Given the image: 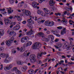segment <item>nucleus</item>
I'll use <instances>...</instances> for the list:
<instances>
[{
	"instance_id": "obj_4",
	"label": "nucleus",
	"mask_w": 74,
	"mask_h": 74,
	"mask_svg": "<svg viewBox=\"0 0 74 74\" xmlns=\"http://www.w3.org/2000/svg\"><path fill=\"white\" fill-rule=\"evenodd\" d=\"M23 13H22V16H30L31 15V12L25 9H23L22 10Z\"/></svg>"
},
{
	"instance_id": "obj_51",
	"label": "nucleus",
	"mask_w": 74,
	"mask_h": 74,
	"mask_svg": "<svg viewBox=\"0 0 74 74\" xmlns=\"http://www.w3.org/2000/svg\"><path fill=\"white\" fill-rule=\"evenodd\" d=\"M5 9H4V8H3V9H0V11H1V12L3 11V12H4V11H5Z\"/></svg>"
},
{
	"instance_id": "obj_34",
	"label": "nucleus",
	"mask_w": 74,
	"mask_h": 74,
	"mask_svg": "<svg viewBox=\"0 0 74 74\" xmlns=\"http://www.w3.org/2000/svg\"><path fill=\"white\" fill-rule=\"evenodd\" d=\"M66 10H67V11H70V10L71 11H73V8H72L71 7L70 8H66Z\"/></svg>"
},
{
	"instance_id": "obj_56",
	"label": "nucleus",
	"mask_w": 74,
	"mask_h": 74,
	"mask_svg": "<svg viewBox=\"0 0 74 74\" xmlns=\"http://www.w3.org/2000/svg\"><path fill=\"white\" fill-rule=\"evenodd\" d=\"M71 60H72V61H74V57H73V56L71 57Z\"/></svg>"
},
{
	"instance_id": "obj_23",
	"label": "nucleus",
	"mask_w": 74,
	"mask_h": 74,
	"mask_svg": "<svg viewBox=\"0 0 74 74\" xmlns=\"http://www.w3.org/2000/svg\"><path fill=\"white\" fill-rule=\"evenodd\" d=\"M41 18H38L37 19V22L38 23H44L45 22V20H42L41 21H40V20L41 19Z\"/></svg>"
},
{
	"instance_id": "obj_16",
	"label": "nucleus",
	"mask_w": 74,
	"mask_h": 74,
	"mask_svg": "<svg viewBox=\"0 0 74 74\" xmlns=\"http://www.w3.org/2000/svg\"><path fill=\"white\" fill-rule=\"evenodd\" d=\"M21 26L19 24H17L15 27H13V29L14 30H18L20 29Z\"/></svg>"
},
{
	"instance_id": "obj_63",
	"label": "nucleus",
	"mask_w": 74,
	"mask_h": 74,
	"mask_svg": "<svg viewBox=\"0 0 74 74\" xmlns=\"http://www.w3.org/2000/svg\"><path fill=\"white\" fill-rule=\"evenodd\" d=\"M61 1H62V2H63L64 3H67L66 0H62Z\"/></svg>"
},
{
	"instance_id": "obj_46",
	"label": "nucleus",
	"mask_w": 74,
	"mask_h": 74,
	"mask_svg": "<svg viewBox=\"0 0 74 74\" xmlns=\"http://www.w3.org/2000/svg\"><path fill=\"white\" fill-rule=\"evenodd\" d=\"M0 25H3V21L1 19H0Z\"/></svg>"
},
{
	"instance_id": "obj_19",
	"label": "nucleus",
	"mask_w": 74,
	"mask_h": 74,
	"mask_svg": "<svg viewBox=\"0 0 74 74\" xmlns=\"http://www.w3.org/2000/svg\"><path fill=\"white\" fill-rule=\"evenodd\" d=\"M33 31L32 30H31L30 31H29L25 33L26 34V35H31V34H33Z\"/></svg>"
},
{
	"instance_id": "obj_40",
	"label": "nucleus",
	"mask_w": 74,
	"mask_h": 74,
	"mask_svg": "<svg viewBox=\"0 0 74 74\" xmlns=\"http://www.w3.org/2000/svg\"><path fill=\"white\" fill-rule=\"evenodd\" d=\"M54 47H55V48L57 49H59V48H60L61 47L62 45H59L58 46H54Z\"/></svg>"
},
{
	"instance_id": "obj_52",
	"label": "nucleus",
	"mask_w": 74,
	"mask_h": 74,
	"mask_svg": "<svg viewBox=\"0 0 74 74\" xmlns=\"http://www.w3.org/2000/svg\"><path fill=\"white\" fill-rule=\"evenodd\" d=\"M43 11H45V12H46V11H47L48 9L46 8H44L43 9Z\"/></svg>"
},
{
	"instance_id": "obj_36",
	"label": "nucleus",
	"mask_w": 74,
	"mask_h": 74,
	"mask_svg": "<svg viewBox=\"0 0 74 74\" xmlns=\"http://www.w3.org/2000/svg\"><path fill=\"white\" fill-rule=\"evenodd\" d=\"M28 46V45H27V43H25L23 45V47L24 48H26V47H27Z\"/></svg>"
},
{
	"instance_id": "obj_58",
	"label": "nucleus",
	"mask_w": 74,
	"mask_h": 74,
	"mask_svg": "<svg viewBox=\"0 0 74 74\" xmlns=\"http://www.w3.org/2000/svg\"><path fill=\"white\" fill-rule=\"evenodd\" d=\"M70 16H72V17H74V13H73L72 14H70Z\"/></svg>"
},
{
	"instance_id": "obj_54",
	"label": "nucleus",
	"mask_w": 74,
	"mask_h": 74,
	"mask_svg": "<svg viewBox=\"0 0 74 74\" xmlns=\"http://www.w3.org/2000/svg\"><path fill=\"white\" fill-rule=\"evenodd\" d=\"M58 29H62V26H60L59 27H57Z\"/></svg>"
},
{
	"instance_id": "obj_25",
	"label": "nucleus",
	"mask_w": 74,
	"mask_h": 74,
	"mask_svg": "<svg viewBox=\"0 0 74 74\" xmlns=\"http://www.w3.org/2000/svg\"><path fill=\"white\" fill-rule=\"evenodd\" d=\"M45 25L46 26H49L50 25V21H46L45 22Z\"/></svg>"
},
{
	"instance_id": "obj_20",
	"label": "nucleus",
	"mask_w": 74,
	"mask_h": 74,
	"mask_svg": "<svg viewBox=\"0 0 74 74\" xmlns=\"http://www.w3.org/2000/svg\"><path fill=\"white\" fill-rule=\"evenodd\" d=\"M32 5L34 8H37V2L34 1L32 2Z\"/></svg>"
},
{
	"instance_id": "obj_44",
	"label": "nucleus",
	"mask_w": 74,
	"mask_h": 74,
	"mask_svg": "<svg viewBox=\"0 0 74 74\" xmlns=\"http://www.w3.org/2000/svg\"><path fill=\"white\" fill-rule=\"evenodd\" d=\"M47 63H46L45 64H42L41 66H44V67H47Z\"/></svg>"
},
{
	"instance_id": "obj_10",
	"label": "nucleus",
	"mask_w": 74,
	"mask_h": 74,
	"mask_svg": "<svg viewBox=\"0 0 74 74\" xmlns=\"http://www.w3.org/2000/svg\"><path fill=\"white\" fill-rule=\"evenodd\" d=\"M13 40L10 39L8 40H6V45L7 46H10L11 44H12V43L14 42V38H13Z\"/></svg>"
},
{
	"instance_id": "obj_5",
	"label": "nucleus",
	"mask_w": 74,
	"mask_h": 74,
	"mask_svg": "<svg viewBox=\"0 0 74 74\" xmlns=\"http://www.w3.org/2000/svg\"><path fill=\"white\" fill-rule=\"evenodd\" d=\"M42 45L40 42H35L32 45V48L34 49H38L40 47H41Z\"/></svg>"
},
{
	"instance_id": "obj_12",
	"label": "nucleus",
	"mask_w": 74,
	"mask_h": 74,
	"mask_svg": "<svg viewBox=\"0 0 74 74\" xmlns=\"http://www.w3.org/2000/svg\"><path fill=\"white\" fill-rule=\"evenodd\" d=\"M29 39V37L27 36H25L21 39V41L22 43H24L25 41L28 40Z\"/></svg>"
},
{
	"instance_id": "obj_13",
	"label": "nucleus",
	"mask_w": 74,
	"mask_h": 74,
	"mask_svg": "<svg viewBox=\"0 0 74 74\" xmlns=\"http://www.w3.org/2000/svg\"><path fill=\"white\" fill-rule=\"evenodd\" d=\"M51 32L53 34H55L57 36V37H60V35L59 34H59V31H55L53 30H52L51 31Z\"/></svg>"
},
{
	"instance_id": "obj_30",
	"label": "nucleus",
	"mask_w": 74,
	"mask_h": 74,
	"mask_svg": "<svg viewBox=\"0 0 74 74\" xmlns=\"http://www.w3.org/2000/svg\"><path fill=\"white\" fill-rule=\"evenodd\" d=\"M51 39V40H53L54 39V37L52 35H49L48 36V38L49 39V40H50V38Z\"/></svg>"
},
{
	"instance_id": "obj_39",
	"label": "nucleus",
	"mask_w": 74,
	"mask_h": 74,
	"mask_svg": "<svg viewBox=\"0 0 74 74\" xmlns=\"http://www.w3.org/2000/svg\"><path fill=\"white\" fill-rule=\"evenodd\" d=\"M27 43L28 46H30L32 45V42L30 41L28 42Z\"/></svg>"
},
{
	"instance_id": "obj_27",
	"label": "nucleus",
	"mask_w": 74,
	"mask_h": 74,
	"mask_svg": "<svg viewBox=\"0 0 74 74\" xmlns=\"http://www.w3.org/2000/svg\"><path fill=\"white\" fill-rule=\"evenodd\" d=\"M23 4H24L23 2H22L21 3H19L18 5V8H21L23 6Z\"/></svg>"
},
{
	"instance_id": "obj_55",
	"label": "nucleus",
	"mask_w": 74,
	"mask_h": 74,
	"mask_svg": "<svg viewBox=\"0 0 74 74\" xmlns=\"http://www.w3.org/2000/svg\"><path fill=\"white\" fill-rule=\"evenodd\" d=\"M73 73H74V71H71L69 72V74H73Z\"/></svg>"
},
{
	"instance_id": "obj_57",
	"label": "nucleus",
	"mask_w": 74,
	"mask_h": 74,
	"mask_svg": "<svg viewBox=\"0 0 74 74\" xmlns=\"http://www.w3.org/2000/svg\"><path fill=\"white\" fill-rule=\"evenodd\" d=\"M22 10L23 9H21V10L18 9L17 11L18 12H21L22 11Z\"/></svg>"
},
{
	"instance_id": "obj_50",
	"label": "nucleus",
	"mask_w": 74,
	"mask_h": 74,
	"mask_svg": "<svg viewBox=\"0 0 74 74\" xmlns=\"http://www.w3.org/2000/svg\"><path fill=\"white\" fill-rule=\"evenodd\" d=\"M38 63L39 64H41L42 63V62H41V61L40 60H38Z\"/></svg>"
},
{
	"instance_id": "obj_28",
	"label": "nucleus",
	"mask_w": 74,
	"mask_h": 74,
	"mask_svg": "<svg viewBox=\"0 0 74 74\" xmlns=\"http://www.w3.org/2000/svg\"><path fill=\"white\" fill-rule=\"evenodd\" d=\"M4 21L6 25H8V23H9V20L6 18H4Z\"/></svg>"
},
{
	"instance_id": "obj_14",
	"label": "nucleus",
	"mask_w": 74,
	"mask_h": 74,
	"mask_svg": "<svg viewBox=\"0 0 74 74\" xmlns=\"http://www.w3.org/2000/svg\"><path fill=\"white\" fill-rule=\"evenodd\" d=\"M17 49L18 51H20V52H23L25 51V48L23 47H21L20 48L19 47H18L17 48Z\"/></svg>"
},
{
	"instance_id": "obj_47",
	"label": "nucleus",
	"mask_w": 74,
	"mask_h": 74,
	"mask_svg": "<svg viewBox=\"0 0 74 74\" xmlns=\"http://www.w3.org/2000/svg\"><path fill=\"white\" fill-rule=\"evenodd\" d=\"M14 18L13 17V16H10L9 17H8V19H12L13 18L14 19Z\"/></svg>"
},
{
	"instance_id": "obj_15",
	"label": "nucleus",
	"mask_w": 74,
	"mask_h": 74,
	"mask_svg": "<svg viewBox=\"0 0 74 74\" xmlns=\"http://www.w3.org/2000/svg\"><path fill=\"white\" fill-rule=\"evenodd\" d=\"M30 53V52L29 51L27 50L25 51L23 54V55L25 57H27L28 56H29Z\"/></svg>"
},
{
	"instance_id": "obj_61",
	"label": "nucleus",
	"mask_w": 74,
	"mask_h": 74,
	"mask_svg": "<svg viewBox=\"0 0 74 74\" xmlns=\"http://www.w3.org/2000/svg\"><path fill=\"white\" fill-rule=\"evenodd\" d=\"M1 68H0V69L1 70H3V64L1 65Z\"/></svg>"
},
{
	"instance_id": "obj_41",
	"label": "nucleus",
	"mask_w": 74,
	"mask_h": 74,
	"mask_svg": "<svg viewBox=\"0 0 74 74\" xmlns=\"http://www.w3.org/2000/svg\"><path fill=\"white\" fill-rule=\"evenodd\" d=\"M16 24V22H12L10 23V25H12V26H14Z\"/></svg>"
},
{
	"instance_id": "obj_37",
	"label": "nucleus",
	"mask_w": 74,
	"mask_h": 74,
	"mask_svg": "<svg viewBox=\"0 0 74 74\" xmlns=\"http://www.w3.org/2000/svg\"><path fill=\"white\" fill-rule=\"evenodd\" d=\"M50 23L49 26H53L54 25V24H55L54 22L53 21H50Z\"/></svg>"
},
{
	"instance_id": "obj_8",
	"label": "nucleus",
	"mask_w": 74,
	"mask_h": 74,
	"mask_svg": "<svg viewBox=\"0 0 74 74\" xmlns=\"http://www.w3.org/2000/svg\"><path fill=\"white\" fill-rule=\"evenodd\" d=\"M63 46L64 48H66L68 50L71 49V47H69V43L67 42H65L63 44Z\"/></svg>"
},
{
	"instance_id": "obj_48",
	"label": "nucleus",
	"mask_w": 74,
	"mask_h": 74,
	"mask_svg": "<svg viewBox=\"0 0 74 74\" xmlns=\"http://www.w3.org/2000/svg\"><path fill=\"white\" fill-rule=\"evenodd\" d=\"M49 60V59L48 58H46L45 60L43 61V62H47L48 60Z\"/></svg>"
},
{
	"instance_id": "obj_31",
	"label": "nucleus",
	"mask_w": 74,
	"mask_h": 74,
	"mask_svg": "<svg viewBox=\"0 0 74 74\" xmlns=\"http://www.w3.org/2000/svg\"><path fill=\"white\" fill-rule=\"evenodd\" d=\"M37 35L38 36H42V37H44V34L42 32H40Z\"/></svg>"
},
{
	"instance_id": "obj_42",
	"label": "nucleus",
	"mask_w": 74,
	"mask_h": 74,
	"mask_svg": "<svg viewBox=\"0 0 74 74\" xmlns=\"http://www.w3.org/2000/svg\"><path fill=\"white\" fill-rule=\"evenodd\" d=\"M33 69H30L28 71V73L29 74H32V73H33Z\"/></svg>"
},
{
	"instance_id": "obj_38",
	"label": "nucleus",
	"mask_w": 74,
	"mask_h": 74,
	"mask_svg": "<svg viewBox=\"0 0 74 74\" xmlns=\"http://www.w3.org/2000/svg\"><path fill=\"white\" fill-rule=\"evenodd\" d=\"M23 63V62H22L21 61H18L17 62V64L19 65H22Z\"/></svg>"
},
{
	"instance_id": "obj_45",
	"label": "nucleus",
	"mask_w": 74,
	"mask_h": 74,
	"mask_svg": "<svg viewBox=\"0 0 74 74\" xmlns=\"http://www.w3.org/2000/svg\"><path fill=\"white\" fill-rule=\"evenodd\" d=\"M10 2L11 4H13L14 3V1L13 0H10Z\"/></svg>"
},
{
	"instance_id": "obj_26",
	"label": "nucleus",
	"mask_w": 74,
	"mask_h": 74,
	"mask_svg": "<svg viewBox=\"0 0 74 74\" xmlns=\"http://www.w3.org/2000/svg\"><path fill=\"white\" fill-rule=\"evenodd\" d=\"M4 34V30L3 29H0V36H2Z\"/></svg>"
},
{
	"instance_id": "obj_29",
	"label": "nucleus",
	"mask_w": 74,
	"mask_h": 74,
	"mask_svg": "<svg viewBox=\"0 0 74 74\" xmlns=\"http://www.w3.org/2000/svg\"><path fill=\"white\" fill-rule=\"evenodd\" d=\"M62 21H61L62 22H64V23H65L66 24H67V23H68V22H67V21L65 20H66V19H65V18H62Z\"/></svg>"
},
{
	"instance_id": "obj_18",
	"label": "nucleus",
	"mask_w": 74,
	"mask_h": 74,
	"mask_svg": "<svg viewBox=\"0 0 74 74\" xmlns=\"http://www.w3.org/2000/svg\"><path fill=\"white\" fill-rule=\"evenodd\" d=\"M47 54V53L46 52H43L41 53H38L37 55V57L39 58H40V57H41V56H42V55H46Z\"/></svg>"
},
{
	"instance_id": "obj_59",
	"label": "nucleus",
	"mask_w": 74,
	"mask_h": 74,
	"mask_svg": "<svg viewBox=\"0 0 74 74\" xmlns=\"http://www.w3.org/2000/svg\"><path fill=\"white\" fill-rule=\"evenodd\" d=\"M43 1L42 0H39L38 2L39 3H42L43 2Z\"/></svg>"
},
{
	"instance_id": "obj_43",
	"label": "nucleus",
	"mask_w": 74,
	"mask_h": 74,
	"mask_svg": "<svg viewBox=\"0 0 74 74\" xmlns=\"http://www.w3.org/2000/svg\"><path fill=\"white\" fill-rule=\"evenodd\" d=\"M16 74H21V72L18 69L16 71Z\"/></svg>"
},
{
	"instance_id": "obj_24",
	"label": "nucleus",
	"mask_w": 74,
	"mask_h": 74,
	"mask_svg": "<svg viewBox=\"0 0 74 74\" xmlns=\"http://www.w3.org/2000/svg\"><path fill=\"white\" fill-rule=\"evenodd\" d=\"M55 3V2H54L53 0H50L49 1V4L50 5H51V6L53 5Z\"/></svg>"
},
{
	"instance_id": "obj_6",
	"label": "nucleus",
	"mask_w": 74,
	"mask_h": 74,
	"mask_svg": "<svg viewBox=\"0 0 74 74\" xmlns=\"http://www.w3.org/2000/svg\"><path fill=\"white\" fill-rule=\"evenodd\" d=\"M29 59L31 63H34L36 61V56L34 54L31 55Z\"/></svg>"
},
{
	"instance_id": "obj_33",
	"label": "nucleus",
	"mask_w": 74,
	"mask_h": 74,
	"mask_svg": "<svg viewBox=\"0 0 74 74\" xmlns=\"http://www.w3.org/2000/svg\"><path fill=\"white\" fill-rule=\"evenodd\" d=\"M1 14H2L3 15H7V14H8V13L6 12H5L4 11H3H3H2V12H1Z\"/></svg>"
},
{
	"instance_id": "obj_32",
	"label": "nucleus",
	"mask_w": 74,
	"mask_h": 74,
	"mask_svg": "<svg viewBox=\"0 0 74 74\" xmlns=\"http://www.w3.org/2000/svg\"><path fill=\"white\" fill-rule=\"evenodd\" d=\"M27 69V66H24L23 68V71H25Z\"/></svg>"
},
{
	"instance_id": "obj_64",
	"label": "nucleus",
	"mask_w": 74,
	"mask_h": 74,
	"mask_svg": "<svg viewBox=\"0 0 74 74\" xmlns=\"http://www.w3.org/2000/svg\"><path fill=\"white\" fill-rule=\"evenodd\" d=\"M59 41V39H56L55 40V42H58Z\"/></svg>"
},
{
	"instance_id": "obj_7",
	"label": "nucleus",
	"mask_w": 74,
	"mask_h": 74,
	"mask_svg": "<svg viewBox=\"0 0 74 74\" xmlns=\"http://www.w3.org/2000/svg\"><path fill=\"white\" fill-rule=\"evenodd\" d=\"M7 33L9 34L10 36H12L13 37H15L16 35V32L14 31H11V30L9 29L7 31Z\"/></svg>"
},
{
	"instance_id": "obj_21",
	"label": "nucleus",
	"mask_w": 74,
	"mask_h": 74,
	"mask_svg": "<svg viewBox=\"0 0 74 74\" xmlns=\"http://www.w3.org/2000/svg\"><path fill=\"white\" fill-rule=\"evenodd\" d=\"M44 36H42V41H49V38H45L44 37Z\"/></svg>"
},
{
	"instance_id": "obj_53",
	"label": "nucleus",
	"mask_w": 74,
	"mask_h": 74,
	"mask_svg": "<svg viewBox=\"0 0 74 74\" xmlns=\"http://www.w3.org/2000/svg\"><path fill=\"white\" fill-rule=\"evenodd\" d=\"M4 47H1L0 48V51H4Z\"/></svg>"
},
{
	"instance_id": "obj_11",
	"label": "nucleus",
	"mask_w": 74,
	"mask_h": 74,
	"mask_svg": "<svg viewBox=\"0 0 74 74\" xmlns=\"http://www.w3.org/2000/svg\"><path fill=\"white\" fill-rule=\"evenodd\" d=\"M12 64H9L8 65V66H5L4 67V70L5 71H7V70H9L10 69H11L12 68Z\"/></svg>"
},
{
	"instance_id": "obj_49",
	"label": "nucleus",
	"mask_w": 74,
	"mask_h": 74,
	"mask_svg": "<svg viewBox=\"0 0 74 74\" xmlns=\"http://www.w3.org/2000/svg\"><path fill=\"white\" fill-rule=\"evenodd\" d=\"M51 10L52 11H55V10L56 9H55V8L54 7H53L51 8Z\"/></svg>"
},
{
	"instance_id": "obj_2",
	"label": "nucleus",
	"mask_w": 74,
	"mask_h": 74,
	"mask_svg": "<svg viewBox=\"0 0 74 74\" xmlns=\"http://www.w3.org/2000/svg\"><path fill=\"white\" fill-rule=\"evenodd\" d=\"M29 18H31L30 19H28L27 20V22H28V23H29L27 24V26H28V27L29 28H31V29H32V28L33 26L32 25H31L30 24V23H31L32 24H33L34 23V21L32 20V19H34L35 18V21H37V17H35L34 18V17H32V16H30L29 17Z\"/></svg>"
},
{
	"instance_id": "obj_17",
	"label": "nucleus",
	"mask_w": 74,
	"mask_h": 74,
	"mask_svg": "<svg viewBox=\"0 0 74 74\" xmlns=\"http://www.w3.org/2000/svg\"><path fill=\"white\" fill-rule=\"evenodd\" d=\"M6 9L7 10H8V14H12L13 12V10L11 9V7L9 8H6Z\"/></svg>"
},
{
	"instance_id": "obj_35",
	"label": "nucleus",
	"mask_w": 74,
	"mask_h": 74,
	"mask_svg": "<svg viewBox=\"0 0 74 74\" xmlns=\"http://www.w3.org/2000/svg\"><path fill=\"white\" fill-rule=\"evenodd\" d=\"M17 70L18 68L17 67H14L12 69V71H16Z\"/></svg>"
},
{
	"instance_id": "obj_3",
	"label": "nucleus",
	"mask_w": 74,
	"mask_h": 74,
	"mask_svg": "<svg viewBox=\"0 0 74 74\" xmlns=\"http://www.w3.org/2000/svg\"><path fill=\"white\" fill-rule=\"evenodd\" d=\"M37 13L38 15H41L42 16H45L47 15L46 14H49L51 13V11L49 10H47L45 13L41 10H38L37 11Z\"/></svg>"
},
{
	"instance_id": "obj_60",
	"label": "nucleus",
	"mask_w": 74,
	"mask_h": 74,
	"mask_svg": "<svg viewBox=\"0 0 74 74\" xmlns=\"http://www.w3.org/2000/svg\"><path fill=\"white\" fill-rule=\"evenodd\" d=\"M22 23L23 24H26V21H23Z\"/></svg>"
},
{
	"instance_id": "obj_1",
	"label": "nucleus",
	"mask_w": 74,
	"mask_h": 74,
	"mask_svg": "<svg viewBox=\"0 0 74 74\" xmlns=\"http://www.w3.org/2000/svg\"><path fill=\"white\" fill-rule=\"evenodd\" d=\"M0 56L2 58H5L3 60V62L5 63H9L12 60L11 58L9 57V55L8 53H1Z\"/></svg>"
},
{
	"instance_id": "obj_9",
	"label": "nucleus",
	"mask_w": 74,
	"mask_h": 74,
	"mask_svg": "<svg viewBox=\"0 0 74 74\" xmlns=\"http://www.w3.org/2000/svg\"><path fill=\"white\" fill-rule=\"evenodd\" d=\"M20 16H23L22 14H18L16 15L15 16L14 19L16 18L17 19L18 21L19 22L22 21V18Z\"/></svg>"
},
{
	"instance_id": "obj_62",
	"label": "nucleus",
	"mask_w": 74,
	"mask_h": 74,
	"mask_svg": "<svg viewBox=\"0 0 74 74\" xmlns=\"http://www.w3.org/2000/svg\"><path fill=\"white\" fill-rule=\"evenodd\" d=\"M23 31H24V32H26L27 31V29H26V28H25L23 30Z\"/></svg>"
},
{
	"instance_id": "obj_22",
	"label": "nucleus",
	"mask_w": 74,
	"mask_h": 74,
	"mask_svg": "<svg viewBox=\"0 0 74 74\" xmlns=\"http://www.w3.org/2000/svg\"><path fill=\"white\" fill-rule=\"evenodd\" d=\"M63 29L61 32L60 34L61 35H63L66 33V28H64Z\"/></svg>"
}]
</instances>
